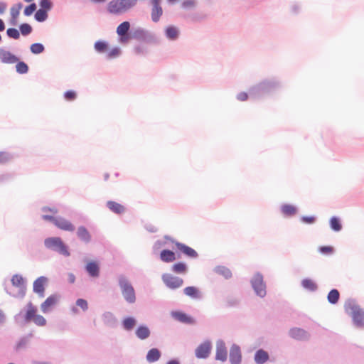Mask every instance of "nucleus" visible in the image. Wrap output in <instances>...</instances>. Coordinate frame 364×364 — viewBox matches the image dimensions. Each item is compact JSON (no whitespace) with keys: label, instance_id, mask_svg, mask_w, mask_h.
Listing matches in <instances>:
<instances>
[{"label":"nucleus","instance_id":"f257e3e1","mask_svg":"<svg viewBox=\"0 0 364 364\" xmlns=\"http://www.w3.org/2000/svg\"><path fill=\"white\" fill-rule=\"evenodd\" d=\"M38 309L29 301L23 309L14 316V321L21 326L29 323L31 321L38 326H43L46 324V318L39 314H37Z\"/></svg>","mask_w":364,"mask_h":364},{"label":"nucleus","instance_id":"f03ea898","mask_svg":"<svg viewBox=\"0 0 364 364\" xmlns=\"http://www.w3.org/2000/svg\"><path fill=\"white\" fill-rule=\"evenodd\" d=\"M281 87L280 82L276 78L265 79L249 89L250 97L259 100Z\"/></svg>","mask_w":364,"mask_h":364},{"label":"nucleus","instance_id":"7ed1b4c3","mask_svg":"<svg viewBox=\"0 0 364 364\" xmlns=\"http://www.w3.org/2000/svg\"><path fill=\"white\" fill-rule=\"evenodd\" d=\"M345 312L352 318L353 324L358 328H364V309L357 304L356 300L348 299L344 304Z\"/></svg>","mask_w":364,"mask_h":364},{"label":"nucleus","instance_id":"20e7f679","mask_svg":"<svg viewBox=\"0 0 364 364\" xmlns=\"http://www.w3.org/2000/svg\"><path fill=\"white\" fill-rule=\"evenodd\" d=\"M45 247L60 255L68 257L70 256L68 245L60 237H48L43 242Z\"/></svg>","mask_w":364,"mask_h":364},{"label":"nucleus","instance_id":"39448f33","mask_svg":"<svg viewBox=\"0 0 364 364\" xmlns=\"http://www.w3.org/2000/svg\"><path fill=\"white\" fill-rule=\"evenodd\" d=\"M137 0H112L107 6L108 14L114 16H121L134 7Z\"/></svg>","mask_w":364,"mask_h":364},{"label":"nucleus","instance_id":"423d86ee","mask_svg":"<svg viewBox=\"0 0 364 364\" xmlns=\"http://www.w3.org/2000/svg\"><path fill=\"white\" fill-rule=\"evenodd\" d=\"M132 38L151 46L161 43V39L156 33L142 28H138L132 32Z\"/></svg>","mask_w":364,"mask_h":364},{"label":"nucleus","instance_id":"0eeeda50","mask_svg":"<svg viewBox=\"0 0 364 364\" xmlns=\"http://www.w3.org/2000/svg\"><path fill=\"white\" fill-rule=\"evenodd\" d=\"M118 284L124 300L129 304L134 303L136 301L135 290L124 274H120L118 277Z\"/></svg>","mask_w":364,"mask_h":364},{"label":"nucleus","instance_id":"6e6552de","mask_svg":"<svg viewBox=\"0 0 364 364\" xmlns=\"http://www.w3.org/2000/svg\"><path fill=\"white\" fill-rule=\"evenodd\" d=\"M11 284L14 287L18 288L17 292H13L10 291L6 286L4 284V290L10 296L15 298H23L26 292V282L22 275L16 274L13 275L11 279Z\"/></svg>","mask_w":364,"mask_h":364},{"label":"nucleus","instance_id":"1a4fd4ad","mask_svg":"<svg viewBox=\"0 0 364 364\" xmlns=\"http://www.w3.org/2000/svg\"><path fill=\"white\" fill-rule=\"evenodd\" d=\"M43 219L52 223L58 228L68 232H73L75 230L74 225L69 220L61 216H53L50 215H43Z\"/></svg>","mask_w":364,"mask_h":364},{"label":"nucleus","instance_id":"9d476101","mask_svg":"<svg viewBox=\"0 0 364 364\" xmlns=\"http://www.w3.org/2000/svg\"><path fill=\"white\" fill-rule=\"evenodd\" d=\"M250 284L255 294L260 298H264L267 294L266 283L264 281L263 275L257 272L250 279Z\"/></svg>","mask_w":364,"mask_h":364},{"label":"nucleus","instance_id":"9b49d317","mask_svg":"<svg viewBox=\"0 0 364 364\" xmlns=\"http://www.w3.org/2000/svg\"><path fill=\"white\" fill-rule=\"evenodd\" d=\"M162 281L166 287L170 289H176L183 284V279L181 277L173 276L171 274H162Z\"/></svg>","mask_w":364,"mask_h":364},{"label":"nucleus","instance_id":"f8f14e48","mask_svg":"<svg viewBox=\"0 0 364 364\" xmlns=\"http://www.w3.org/2000/svg\"><path fill=\"white\" fill-rule=\"evenodd\" d=\"M132 24H119L117 28V33L119 37V42L126 44L132 38V32L130 31Z\"/></svg>","mask_w":364,"mask_h":364},{"label":"nucleus","instance_id":"ddd939ff","mask_svg":"<svg viewBox=\"0 0 364 364\" xmlns=\"http://www.w3.org/2000/svg\"><path fill=\"white\" fill-rule=\"evenodd\" d=\"M210 351L211 343L210 341H206L197 347L195 355L197 358L205 359L209 356Z\"/></svg>","mask_w":364,"mask_h":364},{"label":"nucleus","instance_id":"4468645a","mask_svg":"<svg viewBox=\"0 0 364 364\" xmlns=\"http://www.w3.org/2000/svg\"><path fill=\"white\" fill-rule=\"evenodd\" d=\"M150 3L152 6L151 17L154 23H156L159 21L160 17L163 14V9L161 6V0H150Z\"/></svg>","mask_w":364,"mask_h":364},{"label":"nucleus","instance_id":"2eb2a0df","mask_svg":"<svg viewBox=\"0 0 364 364\" xmlns=\"http://www.w3.org/2000/svg\"><path fill=\"white\" fill-rule=\"evenodd\" d=\"M172 242H174L177 250L186 257L190 258H197L198 257V252L193 248L186 245V244L173 240H172Z\"/></svg>","mask_w":364,"mask_h":364},{"label":"nucleus","instance_id":"dca6fc26","mask_svg":"<svg viewBox=\"0 0 364 364\" xmlns=\"http://www.w3.org/2000/svg\"><path fill=\"white\" fill-rule=\"evenodd\" d=\"M289 336L297 341H307L309 338V333L301 328L294 327L290 328Z\"/></svg>","mask_w":364,"mask_h":364},{"label":"nucleus","instance_id":"f3484780","mask_svg":"<svg viewBox=\"0 0 364 364\" xmlns=\"http://www.w3.org/2000/svg\"><path fill=\"white\" fill-rule=\"evenodd\" d=\"M171 316L176 321L186 323V324H193L195 319L189 314L181 311H171Z\"/></svg>","mask_w":364,"mask_h":364},{"label":"nucleus","instance_id":"a211bd4d","mask_svg":"<svg viewBox=\"0 0 364 364\" xmlns=\"http://www.w3.org/2000/svg\"><path fill=\"white\" fill-rule=\"evenodd\" d=\"M47 282L48 278L45 276H41L33 282V290L41 297L44 296L45 286Z\"/></svg>","mask_w":364,"mask_h":364},{"label":"nucleus","instance_id":"6ab92c4d","mask_svg":"<svg viewBox=\"0 0 364 364\" xmlns=\"http://www.w3.org/2000/svg\"><path fill=\"white\" fill-rule=\"evenodd\" d=\"M230 362L231 364H241L242 353L240 347L237 344H232L230 349Z\"/></svg>","mask_w":364,"mask_h":364},{"label":"nucleus","instance_id":"aec40b11","mask_svg":"<svg viewBox=\"0 0 364 364\" xmlns=\"http://www.w3.org/2000/svg\"><path fill=\"white\" fill-rule=\"evenodd\" d=\"M85 270L90 277L97 278L100 274V267L97 262L89 261L85 266Z\"/></svg>","mask_w":364,"mask_h":364},{"label":"nucleus","instance_id":"412c9836","mask_svg":"<svg viewBox=\"0 0 364 364\" xmlns=\"http://www.w3.org/2000/svg\"><path fill=\"white\" fill-rule=\"evenodd\" d=\"M76 235L78 240L85 245L90 243L92 241V235L84 225H80L77 228Z\"/></svg>","mask_w":364,"mask_h":364},{"label":"nucleus","instance_id":"4be33fe9","mask_svg":"<svg viewBox=\"0 0 364 364\" xmlns=\"http://www.w3.org/2000/svg\"><path fill=\"white\" fill-rule=\"evenodd\" d=\"M228 351L225 343L223 340H218L216 344L215 359L224 362L227 360Z\"/></svg>","mask_w":364,"mask_h":364},{"label":"nucleus","instance_id":"5701e85b","mask_svg":"<svg viewBox=\"0 0 364 364\" xmlns=\"http://www.w3.org/2000/svg\"><path fill=\"white\" fill-rule=\"evenodd\" d=\"M0 60L3 63L13 64L18 61V58L10 51L0 48Z\"/></svg>","mask_w":364,"mask_h":364},{"label":"nucleus","instance_id":"b1692460","mask_svg":"<svg viewBox=\"0 0 364 364\" xmlns=\"http://www.w3.org/2000/svg\"><path fill=\"white\" fill-rule=\"evenodd\" d=\"M32 337L33 334L31 333L21 337L14 346V350L16 353H18L23 350H25L30 343L31 338Z\"/></svg>","mask_w":364,"mask_h":364},{"label":"nucleus","instance_id":"393cba45","mask_svg":"<svg viewBox=\"0 0 364 364\" xmlns=\"http://www.w3.org/2000/svg\"><path fill=\"white\" fill-rule=\"evenodd\" d=\"M58 301V296L56 294H51L49 296L41 305V309L44 313H48L50 308L55 306Z\"/></svg>","mask_w":364,"mask_h":364},{"label":"nucleus","instance_id":"a878e982","mask_svg":"<svg viewBox=\"0 0 364 364\" xmlns=\"http://www.w3.org/2000/svg\"><path fill=\"white\" fill-rule=\"evenodd\" d=\"M183 291L185 295L193 299L200 300L203 299V294L200 289L195 286H188L184 288Z\"/></svg>","mask_w":364,"mask_h":364},{"label":"nucleus","instance_id":"bb28decb","mask_svg":"<svg viewBox=\"0 0 364 364\" xmlns=\"http://www.w3.org/2000/svg\"><path fill=\"white\" fill-rule=\"evenodd\" d=\"M164 35L168 41H174L179 38L180 31L177 27L171 25L165 28Z\"/></svg>","mask_w":364,"mask_h":364},{"label":"nucleus","instance_id":"cd10ccee","mask_svg":"<svg viewBox=\"0 0 364 364\" xmlns=\"http://www.w3.org/2000/svg\"><path fill=\"white\" fill-rule=\"evenodd\" d=\"M102 319L106 326L115 328L117 326V319L110 311H105L102 316Z\"/></svg>","mask_w":364,"mask_h":364},{"label":"nucleus","instance_id":"c85d7f7f","mask_svg":"<svg viewBox=\"0 0 364 364\" xmlns=\"http://www.w3.org/2000/svg\"><path fill=\"white\" fill-rule=\"evenodd\" d=\"M23 8V4L18 2L14 4L10 9L11 18L9 20V23H18V18L20 14V11Z\"/></svg>","mask_w":364,"mask_h":364},{"label":"nucleus","instance_id":"c756f323","mask_svg":"<svg viewBox=\"0 0 364 364\" xmlns=\"http://www.w3.org/2000/svg\"><path fill=\"white\" fill-rule=\"evenodd\" d=\"M254 359L257 364H264L269 359V355L268 352L260 348L255 352Z\"/></svg>","mask_w":364,"mask_h":364},{"label":"nucleus","instance_id":"7c9ffc66","mask_svg":"<svg viewBox=\"0 0 364 364\" xmlns=\"http://www.w3.org/2000/svg\"><path fill=\"white\" fill-rule=\"evenodd\" d=\"M106 207L112 213L118 215L125 211L124 205L113 200H108L106 203Z\"/></svg>","mask_w":364,"mask_h":364},{"label":"nucleus","instance_id":"2f4dec72","mask_svg":"<svg viewBox=\"0 0 364 364\" xmlns=\"http://www.w3.org/2000/svg\"><path fill=\"white\" fill-rule=\"evenodd\" d=\"M213 272L220 276H223L225 279H229L232 277L231 270L225 266L218 265L213 269Z\"/></svg>","mask_w":364,"mask_h":364},{"label":"nucleus","instance_id":"473e14b6","mask_svg":"<svg viewBox=\"0 0 364 364\" xmlns=\"http://www.w3.org/2000/svg\"><path fill=\"white\" fill-rule=\"evenodd\" d=\"M136 336L141 340H145L150 336L151 331L147 326L139 325L135 331Z\"/></svg>","mask_w":364,"mask_h":364},{"label":"nucleus","instance_id":"72a5a7b5","mask_svg":"<svg viewBox=\"0 0 364 364\" xmlns=\"http://www.w3.org/2000/svg\"><path fill=\"white\" fill-rule=\"evenodd\" d=\"M109 44L107 41L104 40H98L94 44V49L96 53L103 54L108 51Z\"/></svg>","mask_w":364,"mask_h":364},{"label":"nucleus","instance_id":"f704fd0d","mask_svg":"<svg viewBox=\"0 0 364 364\" xmlns=\"http://www.w3.org/2000/svg\"><path fill=\"white\" fill-rule=\"evenodd\" d=\"M297 211V208L293 205L285 203L281 205V212L285 217H292Z\"/></svg>","mask_w":364,"mask_h":364},{"label":"nucleus","instance_id":"c9c22d12","mask_svg":"<svg viewBox=\"0 0 364 364\" xmlns=\"http://www.w3.org/2000/svg\"><path fill=\"white\" fill-rule=\"evenodd\" d=\"M161 356V351L156 348H151L147 352L146 358L149 363H154V362L158 361L160 359Z\"/></svg>","mask_w":364,"mask_h":364},{"label":"nucleus","instance_id":"e433bc0d","mask_svg":"<svg viewBox=\"0 0 364 364\" xmlns=\"http://www.w3.org/2000/svg\"><path fill=\"white\" fill-rule=\"evenodd\" d=\"M160 259L164 262H172L176 260V255L172 250L164 249L160 253Z\"/></svg>","mask_w":364,"mask_h":364},{"label":"nucleus","instance_id":"4c0bfd02","mask_svg":"<svg viewBox=\"0 0 364 364\" xmlns=\"http://www.w3.org/2000/svg\"><path fill=\"white\" fill-rule=\"evenodd\" d=\"M136 324V319L132 316L125 317L122 322V327L126 331H132Z\"/></svg>","mask_w":364,"mask_h":364},{"label":"nucleus","instance_id":"58836bf2","mask_svg":"<svg viewBox=\"0 0 364 364\" xmlns=\"http://www.w3.org/2000/svg\"><path fill=\"white\" fill-rule=\"evenodd\" d=\"M330 228L334 232H339L342 230V223L341 219L337 216H333L329 220Z\"/></svg>","mask_w":364,"mask_h":364},{"label":"nucleus","instance_id":"ea45409f","mask_svg":"<svg viewBox=\"0 0 364 364\" xmlns=\"http://www.w3.org/2000/svg\"><path fill=\"white\" fill-rule=\"evenodd\" d=\"M301 286L304 289L310 291H316L318 289V285L312 279L305 278L301 281Z\"/></svg>","mask_w":364,"mask_h":364},{"label":"nucleus","instance_id":"a19ab883","mask_svg":"<svg viewBox=\"0 0 364 364\" xmlns=\"http://www.w3.org/2000/svg\"><path fill=\"white\" fill-rule=\"evenodd\" d=\"M340 299V292L336 289L330 290L327 295V300L331 304H336Z\"/></svg>","mask_w":364,"mask_h":364},{"label":"nucleus","instance_id":"79ce46f5","mask_svg":"<svg viewBox=\"0 0 364 364\" xmlns=\"http://www.w3.org/2000/svg\"><path fill=\"white\" fill-rule=\"evenodd\" d=\"M171 270L176 274H185L188 271V266L185 262H178L173 264Z\"/></svg>","mask_w":364,"mask_h":364},{"label":"nucleus","instance_id":"37998d69","mask_svg":"<svg viewBox=\"0 0 364 364\" xmlns=\"http://www.w3.org/2000/svg\"><path fill=\"white\" fill-rule=\"evenodd\" d=\"M48 17V13L43 9H38L35 11L34 18L38 23H43L47 20Z\"/></svg>","mask_w":364,"mask_h":364},{"label":"nucleus","instance_id":"c03bdc74","mask_svg":"<svg viewBox=\"0 0 364 364\" xmlns=\"http://www.w3.org/2000/svg\"><path fill=\"white\" fill-rule=\"evenodd\" d=\"M189 19L192 21H202L207 19V14L203 11H195L189 15Z\"/></svg>","mask_w":364,"mask_h":364},{"label":"nucleus","instance_id":"a18cd8bd","mask_svg":"<svg viewBox=\"0 0 364 364\" xmlns=\"http://www.w3.org/2000/svg\"><path fill=\"white\" fill-rule=\"evenodd\" d=\"M16 63V71L17 73L23 75L26 74L28 72L29 67L24 61L18 59V61Z\"/></svg>","mask_w":364,"mask_h":364},{"label":"nucleus","instance_id":"49530a36","mask_svg":"<svg viewBox=\"0 0 364 364\" xmlns=\"http://www.w3.org/2000/svg\"><path fill=\"white\" fill-rule=\"evenodd\" d=\"M122 55V50L119 47H114L107 52L106 58L112 60L119 57Z\"/></svg>","mask_w":364,"mask_h":364},{"label":"nucleus","instance_id":"de8ad7c7","mask_svg":"<svg viewBox=\"0 0 364 364\" xmlns=\"http://www.w3.org/2000/svg\"><path fill=\"white\" fill-rule=\"evenodd\" d=\"M31 52L34 55H38L44 52L45 46L41 43H34L30 46Z\"/></svg>","mask_w":364,"mask_h":364},{"label":"nucleus","instance_id":"09e8293b","mask_svg":"<svg viewBox=\"0 0 364 364\" xmlns=\"http://www.w3.org/2000/svg\"><path fill=\"white\" fill-rule=\"evenodd\" d=\"M38 5L40 9L48 13L53 7V2L51 0H39Z\"/></svg>","mask_w":364,"mask_h":364},{"label":"nucleus","instance_id":"8fccbe9b","mask_svg":"<svg viewBox=\"0 0 364 364\" xmlns=\"http://www.w3.org/2000/svg\"><path fill=\"white\" fill-rule=\"evenodd\" d=\"M33 31L31 24H19V32L23 36L30 35Z\"/></svg>","mask_w":364,"mask_h":364},{"label":"nucleus","instance_id":"3c124183","mask_svg":"<svg viewBox=\"0 0 364 364\" xmlns=\"http://www.w3.org/2000/svg\"><path fill=\"white\" fill-rule=\"evenodd\" d=\"M37 5L36 3H31L28 5L26 6L23 9V15L26 16H30L33 14H35L36 11Z\"/></svg>","mask_w":364,"mask_h":364},{"label":"nucleus","instance_id":"603ef678","mask_svg":"<svg viewBox=\"0 0 364 364\" xmlns=\"http://www.w3.org/2000/svg\"><path fill=\"white\" fill-rule=\"evenodd\" d=\"M134 52L138 55H145L149 53V50L146 46L139 44L134 47Z\"/></svg>","mask_w":364,"mask_h":364},{"label":"nucleus","instance_id":"864d4df0","mask_svg":"<svg viewBox=\"0 0 364 364\" xmlns=\"http://www.w3.org/2000/svg\"><path fill=\"white\" fill-rule=\"evenodd\" d=\"M6 35L9 38L18 40L20 38L19 30L15 28H9L6 30Z\"/></svg>","mask_w":364,"mask_h":364},{"label":"nucleus","instance_id":"5fc2aeb1","mask_svg":"<svg viewBox=\"0 0 364 364\" xmlns=\"http://www.w3.org/2000/svg\"><path fill=\"white\" fill-rule=\"evenodd\" d=\"M301 11V4L299 2H292L290 5V13L293 15H298Z\"/></svg>","mask_w":364,"mask_h":364},{"label":"nucleus","instance_id":"6e6d98bb","mask_svg":"<svg viewBox=\"0 0 364 364\" xmlns=\"http://www.w3.org/2000/svg\"><path fill=\"white\" fill-rule=\"evenodd\" d=\"M196 6V0H183L181 3V8L184 10H189Z\"/></svg>","mask_w":364,"mask_h":364},{"label":"nucleus","instance_id":"4d7b16f0","mask_svg":"<svg viewBox=\"0 0 364 364\" xmlns=\"http://www.w3.org/2000/svg\"><path fill=\"white\" fill-rule=\"evenodd\" d=\"M300 220L304 224L312 225L316 223V217L314 215H304L301 217Z\"/></svg>","mask_w":364,"mask_h":364},{"label":"nucleus","instance_id":"13d9d810","mask_svg":"<svg viewBox=\"0 0 364 364\" xmlns=\"http://www.w3.org/2000/svg\"><path fill=\"white\" fill-rule=\"evenodd\" d=\"M318 252L322 255H331L334 252V248L332 246H320L318 247Z\"/></svg>","mask_w":364,"mask_h":364},{"label":"nucleus","instance_id":"bf43d9fd","mask_svg":"<svg viewBox=\"0 0 364 364\" xmlns=\"http://www.w3.org/2000/svg\"><path fill=\"white\" fill-rule=\"evenodd\" d=\"M13 159L12 155L6 151H0V164H5Z\"/></svg>","mask_w":364,"mask_h":364},{"label":"nucleus","instance_id":"052dcab7","mask_svg":"<svg viewBox=\"0 0 364 364\" xmlns=\"http://www.w3.org/2000/svg\"><path fill=\"white\" fill-rule=\"evenodd\" d=\"M63 96L67 101H73L77 98V93L74 90H69L64 92Z\"/></svg>","mask_w":364,"mask_h":364},{"label":"nucleus","instance_id":"680f3d73","mask_svg":"<svg viewBox=\"0 0 364 364\" xmlns=\"http://www.w3.org/2000/svg\"><path fill=\"white\" fill-rule=\"evenodd\" d=\"M76 306H79L83 311L88 309V303L85 299H77L75 301Z\"/></svg>","mask_w":364,"mask_h":364},{"label":"nucleus","instance_id":"e2e57ef3","mask_svg":"<svg viewBox=\"0 0 364 364\" xmlns=\"http://www.w3.org/2000/svg\"><path fill=\"white\" fill-rule=\"evenodd\" d=\"M14 177V174L11 173H6L0 175V183H5L12 180Z\"/></svg>","mask_w":364,"mask_h":364},{"label":"nucleus","instance_id":"0e129e2a","mask_svg":"<svg viewBox=\"0 0 364 364\" xmlns=\"http://www.w3.org/2000/svg\"><path fill=\"white\" fill-rule=\"evenodd\" d=\"M249 97H250L249 92L247 93L245 92H240L237 95L236 98L237 100L243 102V101L247 100Z\"/></svg>","mask_w":364,"mask_h":364},{"label":"nucleus","instance_id":"69168bd1","mask_svg":"<svg viewBox=\"0 0 364 364\" xmlns=\"http://www.w3.org/2000/svg\"><path fill=\"white\" fill-rule=\"evenodd\" d=\"M144 228L149 232L155 233L157 232V228L151 223H147L144 225Z\"/></svg>","mask_w":364,"mask_h":364},{"label":"nucleus","instance_id":"338daca9","mask_svg":"<svg viewBox=\"0 0 364 364\" xmlns=\"http://www.w3.org/2000/svg\"><path fill=\"white\" fill-rule=\"evenodd\" d=\"M164 243L162 241H161L159 240H156L153 245L154 250L156 251V250L160 249L164 245Z\"/></svg>","mask_w":364,"mask_h":364},{"label":"nucleus","instance_id":"774afa93","mask_svg":"<svg viewBox=\"0 0 364 364\" xmlns=\"http://www.w3.org/2000/svg\"><path fill=\"white\" fill-rule=\"evenodd\" d=\"M75 276L73 273L72 272H69L68 274V282L70 283V284H74L75 282Z\"/></svg>","mask_w":364,"mask_h":364}]
</instances>
